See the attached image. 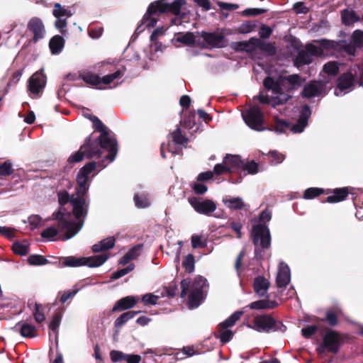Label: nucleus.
<instances>
[{
  "label": "nucleus",
  "instance_id": "obj_1",
  "mask_svg": "<svg viewBox=\"0 0 363 363\" xmlns=\"http://www.w3.org/2000/svg\"><path fill=\"white\" fill-rule=\"evenodd\" d=\"M96 162H92L85 164L79 172L77 177V188L76 189L77 196L69 198L66 191L58 192V201L61 206L70 202L72 206V214L66 211L62 207L58 211L54 212L52 218L58 220L59 230L66 233V239L74 237L82 228L84 218L87 213L89 203L84 196L88 191L87 182L89 174L96 169Z\"/></svg>",
  "mask_w": 363,
  "mask_h": 363
},
{
  "label": "nucleus",
  "instance_id": "obj_2",
  "mask_svg": "<svg viewBox=\"0 0 363 363\" xmlns=\"http://www.w3.org/2000/svg\"><path fill=\"white\" fill-rule=\"evenodd\" d=\"M302 82L298 74L279 77L277 81H274L271 77H267L264 79L263 84L268 91L272 92V94H260L258 96L259 101L262 104H269L281 114L289 115L287 107L284 108L280 107L291 98V96L284 93V91L295 90L301 86Z\"/></svg>",
  "mask_w": 363,
  "mask_h": 363
},
{
  "label": "nucleus",
  "instance_id": "obj_3",
  "mask_svg": "<svg viewBox=\"0 0 363 363\" xmlns=\"http://www.w3.org/2000/svg\"><path fill=\"white\" fill-rule=\"evenodd\" d=\"M81 149L85 153L86 158L100 156L102 150H107L108 154L106 156V160L112 162L116 157L118 152L117 142L113 137L110 136L108 133H102L101 135L95 140H91V136L88 137L84 143L81 145Z\"/></svg>",
  "mask_w": 363,
  "mask_h": 363
},
{
  "label": "nucleus",
  "instance_id": "obj_4",
  "mask_svg": "<svg viewBox=\"0 0 363 363\" xmlns=\"http://www.w3.org/2000/svg\"><path fill=\"white\" fill-rule=\"evenodd\" d=\"M181 296L184 297L189 292L188 306L191 309L196 308L204 301L208 289L207 280L197 276L194 281L184 279L181 282Z\"/></svg>",
  "mask_w": 363,
  "mask_h": 363
},
{
  "label": "nucleus",
  "instance_id": "obj_5",
  "mask_svg": "<svg viewBox=\"0 0 363 363\" xmlns=\"http://www.w3.org/2000/svg\"><path fill=\"white\" fill-rule=\"evenodd\" d=\"M272 218V211L268 208L263 210L259 218V224L252 227V237L256 248L255 250V257H258L260 252L259 247L267 249L271 245V236L268 227L265 225Z\"/></svg>",
  "mask_w": 363,
  "mask_h": 363
},
{
  "label": "nucleus",
  "instance_id": "obj_6",
  "mask_svg": "<svg viewBox=\"0 0 363 363\" xmlns=\"http://www.w3.org/2000/svg\"><path fill=\"white\" fill-rule=\"evenodd\" d=\"M271 115L274 118L271 128L272 130L278 134L284 133L289 130L293 133H301L308 125V121L311 115V111L309 106H303L300 111L297 122L293 125H291L289 122L279 118L276 113L271 112Z\"/></svg>",
  "mask_w": 363,
  "mask_h": 363
},
{
  "label": "nucleus",
  "instance_id": "obj_7",
  "mask_svg": "<svg viewBox=\"0 0 363 363\" xmlns=\"http://www.w3.org/2000/svg\"><path fill=\"white\" fill-rule=\"evenodd\" d=\"M108 257L109 255L108 253H103L101 255L91 256L89 257L69 256L64 257L63 265L69 267H78L81 266L97 267L104 264Z\"/></svg>",
  "mask_w": 363,
  "mask_h": 363
},
{
  "label": "nucleus",
  "instance_id": "obj_8",
  "mask_svg": "<svg viewBox=\"0 0 363 363\" xmlns=\"http://www.w3.org/2000/svg\"><path fill=\"white\" fill-rule=\"evenodd\" d=\"M167 6L162 1H157L150 4L143 18L142 23L137 28V30L143 31L146 28H153L157 24L158 16L167 11Z\"/></svg>",
  "mask_w": 363,
  "mask_h": 363
},
{
  "label": "nucleus",
  "instance_id": "obj_9",
  "mask_svg": "<svg viewBox=\"0 0 363 363\" xmlns=\"http://www.w3.org/2000/svg\"><path fill=\"white\" fill-rule=\"evenodd\" d=\"M247 326L259 333H269L280 329L282 332L286 330V326L280 322H277L272 316L268 315H257Z\"/></svg>",
  "mask_w": 363,
  "mask_h": 363
},
{
  "label": "nucleus",
  "instance_id": "obj_10",
  "mask_svg": "<svg viewBox=\"0 0 363 363\" xmlns=\"http://www.w3.org/2000/svg\"><path fill=\"white\" fill-rule=\"evenodd\" d=\"M198 45L205 48H222L227 45L223 35L202 31L199 33Z\"/></svg>",
  "mask_w": 363,
  "mask_h": 363
},
{
  "label": "nucleus",
  "instance_id": "obj_11",
  "mask_svg": "<svg viewBox=\"0 0 363 363\" xmlns=\"http://www.w3.org/2000/svg\"><path fill=\"white\" fill-rule=\"evenodd\" d=\"M245 123L251 128L257 131L264 130V116L257 106H254L242 113Z\"/></svg>",
  "mask_w": 363,
  "mask_h": 363
},
{
  "label": "nucleus",
  "instance_id": "obj_12",
  "mask_svg": "<svg viewBox=\"0 0 363 363\" xmlns=\"http://www.w3.org/2000/svg\"><path fill=\"white\" fill-rule=\"evenodd\" d=\"M243 167V160L239 155H227L224 157L223 164H217L214 167V172L221 174L227 172L241 170Z\"/></svg>",
  "mask_w": 363,
  "mask_h": 363
},
{
  "label": "nucleus",
  "instance_id": "obj_13",
  "mask_svg": "<svg viewBox=\"0 0 363 363\" xmlns=\"http://www.w3.org/2000/svg\"><path fill=\"white\" fill-rule=\"evenodd\" d=\"M172 141H169L167 146L164 144L161 146V155L162 157H165L164 149L167 148L168 151L173 155H179L182 151L180 147L176 145H182L186 147L188 139L182 134L181 129L177 128L174 132L171 133Z\"/></svg>",
  "mask_w": 363,
  "mask_h": 363
},
{
  "label": "nucleus",
  "instance_id": "obj_14",
  "mask_svg": "<svg viewBox=\"0 0 363 363\" xmlns=\"http://www.w3.org/2000/svg\"><path fill=\"white\" fill-rule=\"evenodd\" d=\"M53 16L56 18L55 26L62 35H66L67 34V19L72 16L70 10L62 7L59 3H56L54 6L52 11Z\"/></svg>",
  "mask_w": 363,
  "mask_h": 363
},
{
  "label": "nucleus",
  "instance_id": "obj_15",
  "mask_svg": "<svg viewBox=\"0 0 363 363\" xmlns=\"http://www.w3.org/2000/svg\"><path fill=\"white\" fill-rule=\"evenodd\" d=\"M46 84V77L41 72L34 73L28 80V91L34 97H39Z\"/></svg>",
  "mask_w": 363,
  "mask_h": 363
},
{
  "label": "nucleus",
  "instance_id": "obj_16",
  "mask_svg": "<svg viewBox=\"0 0 363 363\" xmlns=\"http://www.w3.org/2000/svg\"><path fill=\"white\" fill-rule=\"evenodd\" d=\"M189 203L197 213L210 216L216 209V204L210 199L201 200L196 197H189Z\"/></svg>",
  "mask_w": 363,
  "mask_h": 363
},
{
  "label": "nucleus",
  "instance_id": "obj_17",
  "mask_svg": "<svg viewBox=\"0 0 363 363\" xmlns=\"http://www.w3.org/2000/svg\"><path fill=\"white\" fill-rule=\"evenodd\" d=\"M344 51L350 56H354L357 48H363V30H355L350 38V43L343 40Z\"/></svg>",
  "mask_w": 363,
  "mask_h": 363
},
{
  "label": "nucleus",
  "instance_id": "obj_18",
  "mask_svg": "<svg viewBox=\"0 0 363 363\" xmlns=\"http://www.w3.org/2000/svg\"><path fill=\"white\" fill-rule=\"evenodd\" d=\"M328 81H313L304 86L301 92L305 98L320 96L325 94V84Z\"/></svg>",
  "mask_w": 363,
  "mask_h": 363
},
{
  "label": "nucleus",
  "instance_id": "obj_19",
  "mask_svg": "<svg viewBox=\"0 0 363 363\" xmlns=\"http://www.w3.org/2000/svg\"><path fill=\"white\" fill-rule=\"evenodd\" d=\"M323 341L328 351L337 353L341 344V336L335 330H328L323 337Z\"/></svg>",
  "mask_w": 363,
  "mask_h": 363
},
{
  "label": "nucleus",
  "instance_id": "obj_20",
  "mask_svg": "<svg viewBox=\"0 0 363 363\" xmlns=\"http://www.w3.org/2000/svg\"><path fill=\"white\" fill-rule=\"evenodd\" d=\"M28 29L33 34L34 43L43 39L45 35V28L42 20L38 17L32 18L28 23Z\"/></svg>",
  "mask_w": 363,
  "mask_h": 363
},
{
  "label": "nucleus",
  "instance_id": "obj_21",
  "mask_svg": "<svg viewBox=\"0 0 363 363\" xmlns=\"http://www.w3.org/2000/svg\"><path fill=\"white\" fill-rule=\"evenodd\" d=\"M354 77L350 72L342 74L337 82V89L335 91L336 96H341L350 91L353 86Z\"/></svg>",
  "mask_w": 363,
  "mask_h": 363
},
{
  "label": "nucleus",
  "instance_id": "obj_22",
  "mask_svg": "<svg viewBox=\"0 0 363 363\" xmlns=\"http://www.w3.org/2000/svg\"><path fill=\"white\" fill-rule=\"evenodd\" d=\"M291 281V272L289 267L284 262H280L276 278L278 288L286 287Z\"/></svg>",
  "mask_w": 363,
  "mask_h": 363
},
{
  "label": "nucleus",
  "instance_id": "obj_23",
  "mask_svg": "<svg viewBox=\"0 0 363 363\" xmlns=\"http://www.w3.org/2000/svg\"><path fill=\"white\" fill-rule=\"evenodd\" d=\"M315 43L320 45L322 50H323V55L325 53H333L339 50H344L343 40L334 41L327 39H320L315 41Z\"/></svg>",
  "mask_w": 363,
  "mask_h": 363
},
{
  "label": "nucleus",
  "instance_id": "obj_24",
  "mask_svg": "<svg viewBox=\"0 0 363 363\" xmlns=\"http://www.w3.org/2000/svg\"><path fill=\"white\" fill-rule=\"evenodd\" d=\"M342 309L338 303H335L325 312V318L322 320L327 322L331 327L337 325V318L342 315Z\"/></svg>",
  "mask_w": 363,
  "mask_h": 363
},
{
  "label": "nucleus",
  "instance_id": "obj_25",
  "mask_svg": "<svg viewBox=\"0 0 363 363\" xmlns=\"http://www.w3.org/2000/svg\"><path fill=\"white\" fill-rule=\"evenodd\" d=\"M138 301V298L135 296H125L124 298H121L116 303V304L113 307V311L131 308L135 306Z\"/></svg>",
  "mask_w": 363,
  "mask_h": 363
},
{
  "label": "nucleus",
  "instance_id": "obj_26",
  "mask_svg": "<svg viewBox=\"0 0 363 363\" xmlns=\"http://www.w3.org/2000/svg\"><path fill=\"white\" fill-rule=\"evenodd\" d=\"M222 201L224 205L230 210H241L247 206V204H245L242 199L239 196L233 197L227 196L223 199Z\"/></svg>",
  "mask_w": 363,
  "mask_h": 363
},
{
  "label": "nucleus",
  "instance_id": "obj_27",
  "mask_svg": "<svg viewBox=\"0 0 363 363\" xmlns=\"http://www.w3.org/2000/svg\"><path fill=\"white\" fill-rule=\"evenodd\" d=\"M255 291L259 296H264L267 294V291L269 287V281L263 277H257L253 283Z\"/></svg>",
  "mask_w": 363,
  "mask_h": 363
},
{
  "label": "nucleus",
  "instance_id": "obj_28",
  "mask_svg": "<svg viewBox=\"0 0 363 363\" xmlns=\"http://www.w3.org/2000/svg\"><path fill=\"white\" fill-rule=\"evenodd\" d=\"M28 306L32 311L34 319L37 323H40L45 320V317L43 313L44 306L43 305L30 301H28Z\"/></svg>",
  "mask_w": 363,
  "mask_h": 363
},
{
  "label": "nucleus",
  "instance_id": "obj_29",
  "mask_svg": "<svg viewBox=\"0 0 363 363\" xmlns=\"http://www.w3.org/2000/svg\"><path fill=\"white\" fill-rule=\"evenodd\" d=\"M14 328L24 337H34L36 335V328L28 323H18Z\"/></svg>",
  "mask_w": 363,
  "mask_h": 363
},
{
  "label": "nucleus",
  "instance_id": "obj_30",
  "mask_svg": "<svg viewBox=\"0 0 363 363\" xmlns=\"http://www.w3.org/2000/svg\"><path fill=\"white\" fill-rule=\"evenodd\" d=\"M116 240L113 237H108L92 246L94 252H100L108 250L114 247Z\"/></svg>",
  "mask_w": 363,
  "mask_h": 363
},
{
  "label": "nucleus",
  "instance_id": "obj_31",
  "mask_svg": "<svg viewBox=\"0 0 363 363\" xmlns=\"http://www.w3.org/2000/svg\"><path fill=\"white\" fill-rule=\"evenodd\" d=\"M65 45V40L60 35H55L49 43V47L52 54L57 55L61 52Z\"/></svg>",
  "mask_w": 363,
  "mask_h": 363
},
{
  "label": "nucleus",
  "instance_id": "obj_32",
  "mask_svg": "<svg viewBox=\"0 0 363 363\" xmlns=\"http://www.w3.org/2000/svg\"><path fill=\"white\" fill-rule=\"evenodd\" d=\"M347 188H340L335 189L333 191V194L329 196L326 199V201L328 203H336L343 201L348 195Z\"/></svg>",
  "mask_w": 363,
  "mask_h": 363
},
{
  "label": "nucleus",
  "instance_id": "obj_33",
  "mask_svg": "<svg viewBox=\"0 0 363 363\" xmlns=\"http://www.w3.org/2000/svg\"><path fill=\"white\" fill-rule=\"evenodd\" d=\"M79 78L86 84L91 86H98L101 84V77L96 74L90 72H82L79 74Z\"/></svg>",
  "mask_w": 363,
  "mask_h": 363
},
{
  "label": "nucleus",
  "instance_id": "obj_34",
  "mask_svg": "<svg viewBox=\"0 0 363 363\" xmlns=\"http://www.w3.org/2000/svg\"><path fill=\"white\" fill-rule=\"evenodd\" d=\"M341 18L342 23L346 26H350L359 21V17L354 11L345 9L341 12Z\"/></svg>",
  "mask_w": 363,
  "mask_h": 363
},
{
  "label": "nucleus",
  "instance_id": "obj_35",
  "mask_svg": "<svg viewBox=\"0 0 363 363\" xmlns=\"http://www.w3.org/2000/svg\"><path fill=\"white\" fill-rule=\"evenodd\" d=\"M164 1V0H162V1L167 6V11L181 17H183L185 15L181 12L182 6L186 3L185 0H174L172 4L165 3Z\"/></svg>",
  "mask_w": 363,
  "mask_h": 363
},
{
  "label": "nucleus",
  "instance_id": "obj_36",
  "mask_svg": "<svg viewBox=\"0 0 363 363\" xmlns=\"http://www.w3.org/2000/svg\"><path fill=\"white\" fill-rule=\"evenodd\" d=\"M199 33H197L196 35L191 33H182L178 35L177 40L186 45H190L194 43L198 44Z\"/></svg>",
  "mask_w": 363,
  "mask_h": 363
},
{
  "label": "nucleus",
  "instance_id": "obj_37",
  "mask_svg": "<svg viewBox=\"0 0 363 363\" xmlns=\"http://www.w3.org/2000/svg\"><path fill=\"white\" fill-rule=\"evenodd\" d=\"M140 311H130L121 314L114 322V325L116 328H121L123 325H125L129 320L133 318L135 315L138 314Z\"/></svg>",
  "mask_w": 363,
  "mask_h": 363
},
{
  "label": "nucleus",
  "instance_id": "obj_38",
  "mask_svg": "<svg viewBox=\"0 0 363 363\" xmlns=\"http://www.w3.org/2000/svg\"><path fill=\"white\" fill-rule=\"evenodd\" d=\"M125 72V68L123 67L121 69H118L112 74H107L101 78V84H110L115 79L122 77Z\"/></svg>",
  "mask_w": 363,
  "mask_h": 363
},
{
  "label": "nucleus",
  "instance_id": "obj_39",
  "mask_svg": "<svg viewBox=\"0 0 363 363\" xmlns=\"http://www.w3.org/2000/svg\"><path fill=\"white\" fill-rule=\"evenodd\" d=\"M277 306L276 301H270L267 300H259L257 301H254L251 303L249 307L251 309H267V308H273Z\"/></svg>",
  "mask_w": 363,
  "mask_h": 363
},
{
  "label": "nucleus",
  "instance_id": "obj_40",
  "mask_svg": "<svg viewBox=\"0 0 363 363\" xmlns=\"http://www.w3.org/2000/svg\"><path fill=\"white\" fill-rule=\"evenodd\" d=\"M244 313L242 311H237L233 313L230 317L219 325L220 328H224V329L233 326L236 321L238 320L242 315Z\"/></svg>",
  "mask_w": 363,
  "mask_h": 363
},
{
  "label": "nucleus",
  "instance_id": "obj_41",
  "mask_svg": "<svg viewBox=\"0 0 363 363\" xmlns=\"http://www.w3.org/2000/svg\"><path fill=\"white\" fill-rule=\"evenodd\" d=\"M134 201L138 208H145L150 205V201L147 194H137L134 196Z\"/></svg>",
  "mask_w": 363,
  "mask_h": 363
},
{
  "label": "nucleus",
  "instance_id": "obj_42",
  "mask_svg": "<svg viewBox=\"0 0 363 363\" xmlns=\"http://www.w3.org/2000/svg\"><path fill=\"white\" fill-rule=\"evenodd\" d=\"M296 61L298 66L309 65L313 61V56L306 49V50H302L298 52Z\"/></svg>",
  "mask_w": 363,
  "mask_h": 363
},
{
  "label": "nucleus",
  "instance_id": "obj_43",
  "mask_svg": "<svg viewBox=\"0 0 363 363\" xmlns=\"http://www.w3.org/2000/svg\"><path fill=\"white\" fill-rule=\"evenodd\" d=\"M14 172L13 168V163L11 160H6L4 162H0V176L8 177L11 175Z\"/></svg>",
  "mask_w": 363,
  "mask_h": 363
},
{
  "label": "nucleus",
  "instance_id": "obj_44",
  "mask_svg": "<svg viewBox=\"0 0 363 363\" xmlns=\"http://www.w3.org/2000/svg\"><path fill=\"white\" fill-rule=\"evenodd\" d=\"M339 71V67L337 62L330 61L326 63L323 67V72L329 76H335Z\"/></svg>",
  "mask_w": 363,
  "mask_h": 363
},
{
  "label": "nucleus",
  "instance_id": "obj_45",
  "mask_svg": "<svg viewBox=\"0 0 363 363\" xmlns=\"http://www.w3.org/2000/svg\"><path fill=\"white\" fill-rule=\"evenodd\" d=\"M12 250L14 253L19 255H26L28 253V244L26 242H16L13 244Z\"/></svg>",
  "mask_w": 363,
  "mask_h": 363
},
{
  "label": "nucleus",
  "instance_id": "obj_46",
  "mask_svg": "<svg viewBox=\"0 0 363 363\" xmlns=\"http://www.w3.org/2000/svg\"><path fill=\"white\" fill-rule=\"evenodd\" d=\"M258 48L269 56L276 54V48L272 43L262 42L259 40Z\"/></svg>",
  "mask_w": 363,
  "mask_h": 363
},
{
  "label": "nucleus",
  "instance_id": "obj_47",
  "mask_svg": "<svg viewBox=\"0 0 363 363\" xmlns=\"http://www.w3.org/2000/svg\"><path fill=\"white\" fill-rule=\"evenodd\" d=\"M57 231L61 232V230H59V228L57 227V229L55 227H50L42 231L41 236L42 238L45 239H52L54 237H55L57 235ZM63 233V231H62ZM65 234V239H66V233L64 232Z\"/></svg>",
  "mask_w": 363,
  "mask_h": 363
},
{
  "label": "nucleus",
  "instance_id": "obj_48",
  "mask_svg": "<svg viewBox=\"0 0 363 363\" xmlns=\"http://www.w3.org/2000/svg\"><path fill=\"white\" fill-rule=\"evenodd\" d=\"M27 260L30 265H44L48 263L47 259L39 255H30Z\"/></svg>",
  "mask_w": 363,
  "mask_h": 363
},
{
  "label": "nucleus",
  "instance_id": "obj_49",
  "mask_svg": "<svg viewBox=\"0 0 363 363\" xmlns=\"http://www.w3.org/2000/svg\"><path fill=\"white\" fill-rule=\"evenodd\" d=\"M234 333L232 330H228V328L224 329V328L219 327L220 340L223 343H227L230 341Z\"/></svg>",
  "mask_w": 363,
  "mask_h": 363
},
{
  "label": "nucleus",
  "instance_id": "obj_50",
  "mask_svg": "<svg viewBox=\"0 0 363 363\" xmlns=\"http://www.w3.org/2000/svg\"><path fill=\"white\" fill-rule=\"evenodd\" d=\"M191 240L192 247L194 249L206 246V240L201 235H193Z\"/></svg>",
  "mask_w": 363,
  "mask_h": 363
},
{
  "label": "nucleus",
  "instance_id": "obj_51",
  "mask_svg": "<svg viewBox=\"0 0 363 363\" xmlns=\"http://www.w3.org/2000/svg\"><path fill=\"white\" fill-rule=\"evenodd\" d=\"M323 190L320 188L311 187L304 191L303 198L306 199H312L323 194Z\"/></svg>",
  "mask_w": 363,
  "mask_h": 363
},
{
  "label": "nucleus",
  "instance_id": "obj_52",
  "mask_svg": "<svg viewBox=\"0 0 363 363\" xmlns=\"http://www.w3.org/2000/svg\"><path fill=\"white\" fill-rule=\"evenodd\" d=\"M241 170L247 172L248 174H255L258 172V164L254 161L245 162Z\"/></svg>",
  "mask_w": 363,
  "mask_h": 363
},
{
  "label": "nucleus",
  "instance_id": "obj_53",
  "mask_svg": "<svg viewBox=\"0 0 363 363\" xmlns=\"http://www.w3.org/2000/svg\"><path fill=\"white\" fill-rule=\"evenodd\" d=\"M134 267L135 265L133 264H131L125 268L117 270L116 272L112 274L111 278L113 280L118 279L130 272L132 270H133Z\"/></svg>",
  "mask_w": 363,
  "mask_h": 363
},
{
  "label": "nucleus",
  "instance_id": "obj_54",
  "mask_svg": "<svg viewBox=\"0 0 363 363\" xmlns=\"http://www.w3.org/2000/svg\"><path fill=\"white\" fill-rule=\"evenodd\" d=\"M31 229H35L44 224L45 220L38 215H32L28 218Z\"/></svg>",
  "mask_w": 363,
  "mask_h": 363
},
{
  "label": "nucleus",
  "instance_id": "obj_55",
  "mask_svg": "<svg viewBox=\"0 0 363 363\" xmlns=\"http://www.w3.org/2000/svg\"><path fill=\"white\" fill-rule=\"evenodd\" d=\"M183 267L188 272H192L194 269L195 259L194 255L189 254L184 260Z\"/></svg>",
  "mask_w": 363,
  "mask_h": 363
},
{
  "label": "nucleus",
  "instance_id": "obj_56",
  "mask_svg": "<svg viewBox=\"0 0 363 363\" xmlns=\"http://www.w3.org/2000/svg\"><path fill=\"white\" fill-rule=\"evenodd\" d=\"M312 56H322L323 55V50L318 44H308L306 47Z\"/></svg>",
  "mask_w": 363,
  "mask_h": 363
},
{
  "label": "nucleus",
  "instance_id": "obj_57",
  "mask_svg": "<svg viewBox=\"0 0 363 363\" xmlns=\"http://www.w3.org/2000/svg\"><path fill=\"white\" fill-rule=\"evenodd\" d=\"M84 157H85V153L80 148L77 152H76L75 153L71 155L68 157L67 162L69 164H76V163L79 162L80 161H82L83 160Z\"/></svg>",
  "mask_w": 363,
  "mask_h": 363
},
{
  "label": "nucleus",
  "instance_id": "obj_58",
  "mask_svg": "<svg viewBox=\"0 0 363 363\" xmlns=\"http://www.w3.org/2000/svg\"><path fill=\"white\" fill-rule=\"evenodd\" d=\"M86 117H88L92 121L94 128L96 130L101 132V134H102V133H107L105 130V126L96 116L87 115Z\"/></svg>",
  "mask_w": 363,
  "mask_h": 363
},
{
  "label": "nucleus",
  "instance_id": "obj_59",
  "mask_svg": "<svg viewBox=\"0 0 363 363\" xmlns=\"http://www.w3.org/2000/svg\"><path fill=\"white\" fill-rule=\"evenodd\" d=\"M61 319L62 315L60 313H55L49 325L50 329L53 332L57 333Z\"/></svg>",
  "mask_w": 363,
  "mask_h": 363
},
{
  "label": "nucleus",
  "instance_id": "obj_60",
  "mask_svg": "<svg viewBox=\"0 0 363 363\" xmlns=\"http://www.w3.org/2000/svg\"><path fill=\"white\" fill-rule=\"evenodd\" d=\"M319 329L318 325H308L306 328H302L301 334L306 338L311 337L313 334H315Z\"/></svg>",
  "mask_w": 363,
  "mask_h": 363
},
{
  "label": "nucleus",
  "instance_id": "obj_61",
  "mask_svg": "<svg viewBox=\"0 0 363 363\" xmlns=\"http://www.w3.org/2000/svg\"><path fill=\"white\" fill-rule=\"evenodd\" d=\"M259 39L252 38L250 39L248 42H244V48L243 51L245 52H252L255 48H258Z\"/></svg>",
  "mask_w": 363,
  "mask_h": 363
},
{
  "label": "nucleus",
  "instance_id": "obj_62",
  "mask_svg": "<svg viewBox=\"0 0 363 363\" xmlns=\"http://www.w3.org/2000/svg\"><path fill=\"white\" fill-rule=\"evenodd\" d=\"M79 290V288L74 286L72 291H65L60 297V301L62 303H65L69 298L74 297Z\"/></svg>",
  "mask_w": 363,
  "mask_h": 363
},
{
  "label": "nucleus",
  "instance_id": "obj_63",
  "mask_svg": "<svg viewBox=\"0 0 363 363\" xmlns=\"http://www.w3.org/2000/svg\"><path fill=\"white\" fill-rule=\"evenodd\" d=\"M143 245H137L134 247H133L128 252L127 254L129 255L130 259H136L141 253L143 250Z\"/></svg>",
  "mask_w": 363,
  "mask_h": 363
},
{
  "label": "nucleus",
  "instance_id": "obj_64",
  "mask_svg": "<svg viewBox=\"0 0 363 363\" xmlns=\"http://www.w3.org/2000/svg\"><path fill=\"white\" fill-rule=\"evenodd\" d=\"M191 188L197 194H203L208 190V188L205 184H201L200 183V182L198 181L196 182H194L191 184Z\"/></svg>",
  "mask_w": 363,
  "mask_h": 363
}]
</instances>
